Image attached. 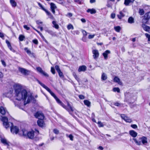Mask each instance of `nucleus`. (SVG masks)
Here are the masks:
<instances>
[{"mask_svg":"<svg viewBox=\"0 0 150 150\" xmlns=\"http://www.w3.org/2000/svg\"><path fill=\"white\" fill-rule=\"evenodd\" d=\"M10 2L12 7H15L16 6L17 4L15 0H10Z\"/></svg>","mask_w":150,"mask_h":150,"instance_id":"obj_23","label":"nucleus"},{"mask_svg":"<svg viewBox=\"0 0 150 150\" xmlns=\"http://www.w3.org/2000/svg\"><path fill=\"white\" fill-rule=\"evenodd\" d=\"M55 68L57 72L61 71L58 65H56L55 66Z\"/></svg>","mask_w":150,"mask_h":150,"instance_id":"obj_50","label":"nucleus"},{"mask_svg":"<svg viewBox=\"0 0 150 150\" xmlns=\"http://www.w3.org/2000/svg\"><path fill=\"white\" fill-rule=\"evenodd\" d=\"M46 13L49 16V18H50L51 19H54L53 16L52 15V14L49 11H47V12Z\"/></svg>","mask_w":150,"mask_h":150,"instance_id":"obj_35","label":"nucleus"},{"mask_svg":"<svg viewBox=\"0 0 150 150\" xmlns=\"http://www.w3.org/2000/svg\"><path fill=\"white\" fill-rule=\"evenodd\" d=\"M133 139L134 141L135 142V143L137 144V145H140L141 144V142L138 141L135 138H133Z\"/></svg>","mask_w":150,"mask_h":150,"instance_id":"obj_42","label":"nucleus"},{"mask_svg":"<svg viewBox=\"0 0 150 150\" xmlns=\"http://www.w3.org/2000/svg\"><path fill=\"white\" fill-rule=\"evenodd\" d=\"M39 120H43L44 116L43 114L40 112H37L34 115Z\"/></svg>","mask_w":150,"mask_h":150,"instance_id":"obj_4","label":"nucleus"},{"mask_svg":"<svg viewBox=\"0 0 150 150\" xmlns=\"http://www.w3.org/2000/svg\"><path fill=\"white\" fill-rule=\"evenodd\" d=\"M68 106V108H66V109L67 111L69 112L70 111H73L72 108L70 105V104L69 103H68L67 104Z\"/></svg>","mask_w":150,"mask_h":150,"instance_id":"obj_30","label":"nucleus"},{"mask_svg":"<svg viewBox=\"0 0 150 150\" xmlns=\"http://www.w3.org/2000/svg\"><path fill=\"white\" fill-rule=\"evenodd\" d=\"M37 123L38 126L41 127L44 126L45 124L43 120H39L37 121Z\"/></svg>","mask_w":150,"mask_h":150,"instance_id":"obj_19","label":"nucleus"},{"mask_svg":"<svg viewBox=\"0 0 150 150\" xmlns=\"http://www.w3.org/2000/svg\"><path fill=\"white\" fill-rule=\"evenodd\" d=\"M6 111V109L5 108L1 106L0 108V113L2 115H4Z\"/></svg>","mask_w":150,"mask_h":150,"instance_id":"obj_22","label":"nucleus"},{"mask_svg":"<svg viewBox=\"0 0 150 150\" xmlns=\"http://www.w3.org/2000/svg\"><path fill=\"white\" fill-rule=\"evenodd\" d=\"M59 74V76L61 78H63L64 77V75H63V74L62 72L61 71L58 72Z\"/></svg>","mask_w":150,"mask_h":150,"instance_id":"obj_48","label":"nucleus"},{"mask_svg":"<svg viewBox=\"0 0 150 150\" xmlns=\"http://www.w3.org/2000/svg\"><path fill=\"white\" fill-rule=\"evenodd\" d=\"M81 31L84 35L86 36L87 35L88 33L86 31L82 30Z\"/></svg>","mask_w":150,"mask_h":150,"instance_id":"obj_54","label":"nucleus"},{"mask_svg":"<svg viewBox=\"0 0 150 150\" xmlns=\"http://www.w3.org/2000/svg\"><path fill=\"white\" fill-rule=\"evenodd\" d=\"M79 98L81 99H83L85 98V97L84 96L80 95L79 96Z\"/></svg>","mask_w":150,"mask_h":150,"instance_id":"obj_60","label":"nucleus"},{"mask_svg":"<svg viewBox=\"0 0 150 150\" xmlns=\"http://www.w3.org/2000/svg\"><path fill=\"white\" fill-rule=\"evenodd\" d=\"M115 14L114 13H112L111 15V17L113 19L115 18Z\"/></svg>","mask_w":150,"mask_h":150,"instance_id":"obj_62","label":"nucleus"},{"mask_svg":"<svg viewBox=\"0 0 150 150\" xmlns=\"http://www.w3.org/2000/svg\"><path fill=\"white\" fill-rule=\"evenodd\" d=\"M51 72L53 74H55V71L53 67H51Z\"/></svg>","mask_w":150,"mask_h":150,"instance_id":"obj_56","label":"nucleus"},{"mask_svg":"<svg viewBox=\"0 0 150 150\" xmlns=\"http://www.w3.org/2000/svg\"><path fill=\"white\" fill-rule=\"evenodd\" d=\"M50 5L51 11L53 14H54L55 13V10L57 8V6L56 5L53 3H50Z\"/></svg>","mask_w":150,"mask_h":150,"instance_id":"obj_9","label":"nucleus"},{"mask_svg":"<svg viewBox=\"0 0 150 150\" xmlns=\"http://www.w3.org/2000/svg\"><path fill=\"white\" fill-rule=\"evenodd\" d=\"M98 124L99 127H103L104 126V125L103 123L100 121L98 122Z\"/></svg>","mask_w":150,"mask_h":150,"instance_id":"obj_47","label":"nucleus"},{"mask_svg":"<svg viewBox=\"0 0 150 150\" xmlns=\"http://www.w3.org/2000/svg\"><path fill=\"white\" fill-rule=\"evenodd\" d=\"M46 31L52 36H54L55 34V33L53 32V31H52L51 30H46Z\"/></svg>","mask_w":150,"mask_h":150,"instance_id":"obj_34","label":"nucleus"},{"mask_svg":"<svg viewBox=\"0 0 150 150\" xmlns=\"http://www.w3.org/2000/svg\"><path fill=\"white\" fill-rule=\"evenodd\" d=\"M113 91L115 92H117L118 93L120 92V89L118 88H113Z\"/></svg>","mask_w":150,"mask_h":150,"instance_id":"obj_46","label":"nucleus"},{"mask_svg":"<svg viewBox=\"0 0 150 150\" xmlns=\"http://www.w3.org/2000/svg\"><path fill=\"white\" fill-rule=\"evenodd\" d=\"M110 53V51L109 50H106L103 53V55L104 57V59L107 60L108 58V55Z\"/></svg>","mask_w":150,"mask_h":150,"instance_id":"obj_11","label":"nucleus"},{"mask_svg":"<svg viewBox=\"0 0 150 150\" xmlns=\"http://www.w3.org/2000/svg\"><path fill=\"white\" fill-rule=\"evenodd\" d=\"M54 132L56 134H58L59 133V131L58 130L56 129H55L53 130Z\"/></svg>","mask_w":150,"mask_h":150,"instance_id":"obj_55","label":"nucleus"},{"mask_svg":"<svg viewBox=\"0 0 150 150\" xmlns=\"http://www.w3.org/2000/svg\"><path fill=\"white\" fill-rule=\"evenodd\" d=\"M120 116L122 119H123L127 122L131 123L132 122V120L131 119H130L128 117L126 116L124 114L121 115Z\"/></svg>","mask_w":150,"mask_h":150,"instance_id":"obj_7","label":"nucleus"},{"mask_svg":"<svg viewBox=\"0 0 150 150\" xmlns=\"http://www.w3.org/2000/svg\"><path fill=\"white\" fill-rule=\"evenodd\" d=\"M124 16V15L123 13L121 11L120 12V14L117 15L118 18L120 19H121Z\"/></svg>","mask_w":150,"mask_h":150,"instance_id":"obj_37","label":"nucleus"},{"mask_svg":"<svg viewBox=\"0 0 150 150\" xmlns=\"http://www.w3.org/2000/svg\"><path fill=\"white\" fill-rule=\"evenodd\" d=\"M95 36V35H94V34L92 35H90L88 36V38L89 39H91L93 38Z\"/></svg>","mask_w":150,"mask_h":150,"instance_id":"obj_57","label":"nucleus"},{"mask_svg":"<svg viewBox=\"0 0 150 150\" xmlns=\"http://www.w3.org/2000/svg\"><path fill=\"white\" fill-rule=\"evenodd\" d=\"M114 82L117 83L118 84L120 85L122 84V83L120 81V79L117 76L115 77L114 79Z\"/></svg>","mask_w":150,"mask_h":150,"instance_id":"obj_21","label":"nucleus"},{"mask_svg":"<svg viewBox=\"0 0 150 150\" xmlns=\"http://www.w3.org/2000/svg\"><path fill=\"white\" fill-rule=\"evenodd\" d=\"M128 22L129 23H134V19L132 17H130L129 18L128 21Z\"/></svg>","mask_w":150,"mask_h":150,"instance_id":"obj_32","label":"nucleus"},{"mask_svg":"<svg viewBox=\"0 0 150 150\" xmlns=\"http://www.w3.org/2000/svg\"><path fill=\"white\" fill-rule=\"evenodd\" d=\"M73 75L75 79L78 82H79V81L80 79L77 76L76 74L75 73H74Z\"/></svg>","mask_w":150,"mask_h":150,"instance_id":"obj_44","label":"nucleus"},{"mask_svg":"<svg viewBox=\"0 0 150 150\" xmlns=\"http://www.w3.org/2000/svg\"><path fill=\"white\" fill-rule=\"evenodd\" d=\"M33 42L35 44H38V40L36 39H35L33 40Z\"/></svg>","mask_w":150,"mask_h":150,"instance_id":"obj_61","label":"nucleus"},{"mask_svg":"<svg viewBox=\"0 0 150 150\" xmlns=\"http://www.w3.org/2000/svg\"><path fill=\"white\" fill-rule=\"evenodd\" d=\"M142 27L143 29L145 31L149 32L150 30V28L144 24L142 25Z\"/></svg>","mask_w":150,"mask_h":150,"instance_id":"obj_15","label":"nucleus"},{"mask_svg":"<svg viewBox=\"0 0 150 150\" xmlns=\"http://www.w3.org/2000/svg\"><path fill=\"white\" fill-rule=\"evenodd\" d=\"M1 142L4 145H7L8 144V143L7 140L5 138H1Z\"/></svg>","mask_w":150,"mask_h":150,"instance_id":"obj_26","label":"nucleus"},{"mask_svg":"<svg viewBox=\"0 0 150 150\" xmlns=\"http://www.w3.org/2000/svg\"><path fill=\"white\" fill-rule=\"evenodd\" d=\"M84 103L85 105L88 107L90 106L91 103L90 102L87 100H84Z\"/></svg>","mask_w":150,"mask_h":150,"instance_id":"obj_31","label":"nucleus"},{"mask_svg":"<svg viewBox=\"0 0 150 150\" xmlns=\"http://www.w3.org/2000/svg\"><path fill=\"white\" fill-rule=\"evenodd\" d=\"M66 135L67 137L69 138L71 140H73L74 137L71 134H70L69 135L68 134H66Z\"/></svg>","mask_w":150,"mask_h":150,"instance_id":"obj_40","label":"nucleus"},{"mask_svg":"<svg viewBox=\"0 0 150 150\" xmlns=\"http://www.w3.org/2000/svg\"><path fill=\"white\" fill-rule=\"evenodd\" d=\"M52 23L53 24V27L56 29H58L59 28V26L57 24L56 21H53L52 22Z\"/></svg>","mask_w":150,"mask_h":150,"instance_id":"obj_28","label":"nucleus"},{"mask_svg":"<svg viewBox=\"0 0 150 150\" xmlns=\"http://www.w3.org/2000/svg\"><path fill=\"white\" fill-rule=\"evenodd\" d=\"M1 62L2 64L4 66V67H5L6 66V64L4 60H1Z\"/></svg>","mask_w":150,"mask_h":150,"instance_id":"obj_58","label":"nucleus"},{"mask_svg":"<svg viewBox=\"0 0 150 150\" xmlns=\"http://www.w3.org/2000/svg\"><path fill=\"white\" fill-rule=\"evenodd\" d=\"M15 95L16 100H24V105L29 103L33 98L31 94H28L26 90L22 89L19 85H16V86Z\"/></svg>","mask_w":150,"mask_h":150,"instance_id":"obj_1","label":"nucleus"},{"mask_svg":"<svg viewBox=\"0 0 150 150\" xmlns=\"http://www.w3.org/2000/svg\"><path fill=\"white\" fill-rule=\"evenodd\" d=\"M125 96L128 100H131L132 99H134V96L132 93H126L125 94Z\"/></svg>","mask_w":150,"mask_h":150,"instance_id":"obj_10","label":"nucleus"},{"mask_svg":"<svg viewBox=\"0 0 150 150\" xmlns=\"http://www.w3.org/2000/svg\"><path fill=\"white\" fill-rule=\"evenodd\" d=\"M74 1L79 4H81L82 2V0H74Z\"/></svg>","mask_w":150,"mask_h":150,"instance_id":"obj_51","label":"nucleus"},{"mask_svg":"<svg viewBox=\"0 0 150 150\" xmlns=\"http://www.w3.org/2000/svg\"><path fill=\"white\" fill-rule=\"evenodd\" d=\"M139 13L141 15H142L144 14V11L143 9H139Z\"/></svg>","mask_w":150,"mask_h":150,"instance_id":"obj_45","label":"nucleus"},{"mask_svg":"<svg viewBox=\"0 0 150 150\" xmlns=\"http://www.w3.org/2000/svg\"><path fill=\"white\" fill-rule=\"evenodd\" d=\"M55 99L58 104L62 106L64 108H66V106L57 97L56 98H55Z\"/></svg>","mask_w":150,"mask_h":150,"instance_id":"obj_17","label":"nucleus"},{"mask_svg":"<svg viewBox=\"0 0 150 150\" xmlns=\"http://www.w3.org/2000/svg\"><path fill=\"white\" fill-rule=\"evenodd\" d=\"M25 37L23 35H20L19 37V39L20 41H22L24 40Z\"/></svg>","mask_w":150,"mask_h":150,"instance_id":"obj_36","label":"nucleus"},{"mask_svg":"<svg viewBox=\"0 0 150 150\" xmlns=\"http://www.w3.org/2000/svg\"><path fill=\"white\" fill-rule=\"evenodd\" d=\"M114 105L117 106H119L121 105V104L120 103L118 102L115 103H114Z\"/></svg>","mask_w":150,"mask_h":150,"instance_id":"obj_63","label":"nucleus"},{"mask_svg":"<svg viewBox=\"0 0 150 150\" xmlns=\"http://www.w3.org/2000/svg\"><path fill=\"white\" fill-rule=\"evenodd\" d=\"M140 139H141L142 141V143L143 144H144L145 143H146L147 142V139L145 137H142L140 138Z\"/></svg>","mask_w":150,"mask_h":150,"instance_id":"obj_25","label":"nucleus"},{"mask_svg":"<svg viewBox=\"0 0 150 150\" xmlns=\"http://www.w3.org/2000/svg\"><path fill=\"white\" fill-rule=\"evenodd\" d=\"M129 132L130 134L134 137H136L137 135V133L134 130H130Z\"/></svg>","mask_w":150,"mask_h":150,"instance_id":"obj_20","label":"nucleus"},{"mask_svg":"<svg viewBox=\"0 0 150 150\" xmlns=\"http://www.w3.org/2000/svg\"><path fill=\"white\" fill-rule=\"evenodd\" d=\"M131 127L134 129H136L137 127V125L135 124L132 125H131Z\"/></svg>","mask_w":150,"mask_h":150,"instance_id":"obj_59","label":"nucleus"},{"mask_svg":"<svg viewBox=\"0 0 150 150\" xmlns=\"http://www.w3.org/2000/svg\"><path fill=\"white\" fill-rule=\"evenodd\" d=\"M36 70L38 72L42 74L45 77H48L49 76L48 74L43 71L40 67H37Z\"/></svg>","mask_w":150,"mask_h":150,"instance_id":"obj_5","label":"nucleus"},{"mask_svg":"<svg viewBox=\"0 0 150 150\" xmlns=\"http://www.w3.org/2000/svg\"><path fill=\"white\" fill-rule=\"evenodd\" d=\"M107 78V77L106 74L104 73H103L101 75V79L102 80L105 81L106 80Z\"/></svg>","mask_w":150,"mask_h":150,"instance_id":"obj_29","label":"nucleus"},{"mask_svg":"<svg viewBox=\"0 0 150 150\" xmlns=\"http://www.w3.org/2000/svg\"><path fill=\"white\" fill-rule=\"evenodd\" d=\"M38 4L39 5V6L41 8V9L43 10H44V11H45V12H46V13L47 12V11H48L46 10V9H45L43 6L42 5V4H40V3H39Z\"/></svg>","mask_w":150,"mask_h":150,"instance_id":"obj_39","label":"nucleus"},{"mask_svg":"<svg viewBox=\"0 0 150 150\" xmlns=\"http://www.w3.org/2000/svg\"><path fill=\"white\" fill-rule=\"evenodd\" d=\"M23 134L25 136L27 135L29 138L33 139L34 136V131H33L28 132L27 130L24 129L23 130Z\"/></svg>","mask_w":150,"mask_h":150,"instance_id":"obj_3","label":"nucleus"},{"mask_svg":"<svg viewBox=\"0 0 150 150\" xmlns=\"http://www.w3.org/2000/svg\"><path fill=\"white\" fill-rule=\"evenodd\" d=\"M6 42L9 49L13 52H16L15 50L12 48L8 40H6Z\"/></svg>","mask_w":150,"mask_h":150,"instance_id":"obj_14","label":"nucleus"},{"mask_svg":"<svg viewBox=\"0 0 150 150\" xmlns=\"http://www.w3.org/2000/svg\"><path fill=\"white\" fill-rule=\"evenodd\" d=\"M37 81L38 83L43 87L46 89L49 93H50L51 91V90L49 88L47 87L44 84L41 83L38 80H37Z\"/></svg>","mask_w":150,"mask_h":150,"instance_id":"obj_13","label":"nucleus"},{"mask_svg":"<svg viewBox=\"0 0 150 150\" xmlns=\"http://www.w3.org/2000/svg\"><path fill=\"white\" fill-rule=\"evenodd\" d=\"M57 2L60 4H63L64 3L63 0H57Z\"/></svg>","mask_w":150,"mask_h":150,"instance_id":"obj_53","label":"nucleus"},{"mask_svg":"<svg viewBox=\"0 0 150 150\" xmlns=\"http://www.w3.org/2000/svg\"><path fill=\"white\" fill-rule=\"evenodd\" d=\"M131 2H133L131 0H125L124 4L125 6H127Z\"/></svg>","mask_w":150,"mask_h":150,"instance_id":"obj_33","label":"nucleus"},{"mask_svg":"<svg viewBox=\"0 0 150 150\" xmlns=\"http://www.w3.org/2000/svg\"><path fill=\"white\" fill-rule=\"evenodd\" d=\"M49 93L54 98V99L55 98H56V97H57L56 96L55 94L53 92H52L51 91Z\"/></svg>","mask_w":150,"mask_h":150,"instance_id":"obj_52","label":"nucleus"},{"mask_svg":"<svg viewBox=\"0 0 150 150\" xmlns=\"http://www.w3.org/2000/svg\"><path fill=\"white\" fill-rule=\"evenodd\" d=\"M144 18L147 21L150 18V11L146 13L145 14Z\"/></svg>","mask_w":150,"mask_h":150,"instance_id":"obj_24","label":"nucleus"},{"mask_svg":"<svg viewBox=\"0 0 150 150\" xmlns=\"http://www.w3.org/2000/svg\"><path fill=\"white\" fill-rule=\"evenodd\" d=\"M93 54V57L95 59H97L99 57V53L98 50H94L92 51Z\"/></svg>","mask_w":150,"mask_h":150,"instance_id":"obj_8","label":"nucleus"},{"mask_svg":"<svg viewBox=\"0 0 150 150\" xmlns=\"http://www.w3.org/2000/svg\"><path fill=\"white\" fill-rule=\"evenodd\" d=\"M86 69V67L84 65H83L79 67L78 71L79 72L84 71Z\"/></svg>","mask_w":150,"mask_h":150,"instance_id":"obj_18","label":"nucleus"},{"mask_svg":"<svg viewBox=\"0 0 150 150\" xmlns=\"http://www.w3.org/2000/svg\"><path fill=\"white\" fill-rule=\"evenodd\" d=\"M23 27L25 29H26L27 30H28L30 29V28L28 27L27 25H24Z\"/></svg>","mask_w":150,"mask_h":150,"instance_id":"obj_64","label":"nucleus"},{"mask_svg":"<svg viewBox=\"0 0 150 150\" xmlns=\"http://www.w3.org/2000/svg\"><path fill=\"white\" fill-rule=\"evenodd\" d=\"M1 120L3 122L4 126L6 128L9 127L11 128V132L13 134H17L19 131V129L18 127L14 126L12 122H8V118L5 117H2L1 118Z\"/></svg>","mask_w":150,"mask_h":150,"instance_id":"obj_2","label":"nucleus"},{"mask_svg":"<svg viewBox=\"0 0 150 150\" xmlns=\"http://www.w3.org/2000/svg\"><path fill=\"white\" fill-rule=\"evenodd\" d=\"M37 81L38 83L43 87L46 89L49 93H50L51 91V90L49 88L47 87L44 84L41 83L38 80H37Z\"/></svg>","mask_w":150,"mask_h":150,"instance_id":"obj_12","label":"nucleus"},{"mask_svg":"<svg viewBox=\"0 0 150 150\" xmlns=\"http://www.w3.org/2000/svg\"><path fill=\"white\" fill-rule=\"evenodd\" d=\"M67 28L69 30L71 29L73 30L74 29L73 26L71 24H69L68 25H67Z\"/></svg>","mask_w":150,"mask_h":150,"instance_id":"obj_43","label":"nucleus"},{"mask_svg":"<svg viewBox=\"0 0 150 150\" xmlns=\"http://www.w3.org/2000/svg\"><path fill=\"white\" fill-rule=\"evenodd\" d=\"M55 99L58 104L62 106L64 108H66V106L57 97L56 98H55Z\"/></svg>","mask_w":150,"mask_h":150,"instance_id":"obj_16","label":"nucleus"},{"mask_svg":"<svg viewBox=\"0 0 150 150\" xmlns=\"http://www.w3.org/2000/svg\"><path fill=\"white\" fill-rule=\"evenodd\" d=\"M114 29L116 32H119L120 31L121 28L119 26H117L115 27Z\"/></svg>","mask_w":150,"mask_h":150,"instance_id":"obj_38","label":"nucleus"},{"mask_svg":"<svg viewBox=\"0 0 150 150\" xmlns=\"http://www.w3.org/2000/svg\"><path fill=\"white\" fill-rule=\"evenodd\" d=\"M24 50L29 55H30L31 54V51L28 49V48L25 47L24 48Z\"/></svg>","mask_w":150,"mask_h":150,"instance_id":"obj_41","label":"nucleus"},{"mask_svg":"<svg viewBox=\"0 0 150 150\" xmlns=\"http://www.w3.org/2000/svg\"><path fill=\"white\" fill-rule=\"evenodd\" d=\"M19 71L23 74L26 75L28 74V73H29V71L25 69L19 67L18 68Z\"/></svg>","mask_w":150,"mask_h":150,"instance_id":"obj_6","label":"nucleus"},{"mask_svg":"<svg viewBox=\"0 0 150 150\" xmlns=\"http://www.w3.org/2000/svg\"><path fill=\"white\" fill-rule=\"evenodd\" d=\"M145 35L146 38H148V41H150V35L146 33L145 34Z\"/></svg>","mask_w":150,"mask_h":150,"instance_id":"obj_49","label":"nucleus"},{"mask_svg":"<svg viewBox=\"0 0 150 150\" xmlns=\"http://www.w3.org/2000/svg\"><path fill=\"white\" fill-rule=\"evenodd\" d=\"M87 12L88 13H90L91 14H94L96 13V10L93 8L88 9L87 10Z\"/></svg>","mask_w":150,"mask_h":150,"instance_id":"obj_27","label":"nucleus"}]
</instances>
